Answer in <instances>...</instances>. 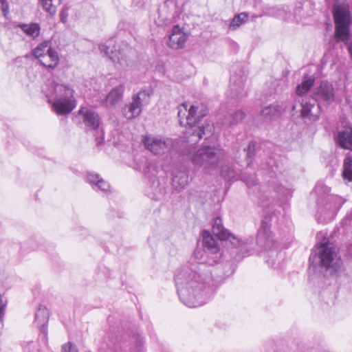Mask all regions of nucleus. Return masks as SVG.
I'll return each instance as SVG.
<instances>
[{
    "label": "nucleus",
    "mask_w": 352,
    "mask_h": 352,
    "mask_svg": "<svg viewBox=\"0 0 352 352\" xmlns=\"http://www.w3.org/2000/svg\"><path fill=\"white\" fill-rule=\"evenodd\" d=\"M1 8L3 15L6 16L9 12V4L7 0H0Z\"/></svg>",
    "instance_id": "obj_39"
},
{
    "label": "nucleus",
    "mask_w": 352,
    "mask_h": 352,
    "mask_svg": "<svg viewBox=\"0 0 352 352\" xmlns=\"http://www.w3.org/2000/svg\"><path fill=\"white\" fill-rule=\"evenodd\" d=\"M261 168L266 171V184L261 186L258 185L254 175L246 172L241 175V179L245 182L249 189V193L255 195L258 203L262 207L272 204L276 197L280 199H288L292 195V188L278 184L276 179L281 173L282 167L272 157L261 164Z\"/></svg>",
    "instance_id": "obj_2"
},
{
    "label": "nucleus",
    "mask_w": 352,
    "mask_h": 352,
    "mask_svg": "<svg viewBox=\"0 0 352 352\" xmlns=\"http://www.w3.org/2000/svg\"><path fill=\"white\" fill-rule=\"evenodd\" d=\"M314 98L316 102H326L329 104L334 100L335 92L332 85L327 81H322L320 86L318 87L314 93Z\"/></svg>",
    "instance_id": "obj_14"
},
{
    "label": "nucleus",
    "mask_w": 352,
    "mask_h": 352,
    "mask_svg": "<svg viewBox=\"0 0 352 352\" xmlns=\"http://www.w3.org/2000/svg\"><path fill=\"white\" fill-rule=\"evenodd\" d=\"M276 212L274 211L265 215L261 221L256 235V245L266 250H270L269 257L278 256L280 253L271 248L274 246V240L270 230L271 222L276 220Z\"/></svg>",
    "instance_id": "obj_9"
},
{
    "label": "nucleus",
    "mask_w": 352,
    "mask_h": 352,
    "mask_svg": "<svg viewBox=\"0 0 352 352\" xmlns=\"http://www.w3.org/2000/svg\"><path fill=\"white\" fill-rule=\"evenodd\" d=\"M50 45V42L44 41L38 45L32 52L34 56L38 59H41L45 55L50 54L51 51H54Z\"/></svg>",
    "instance_id": "obj_27"
},
{
    "label": "nucleus",
    "mask_w": 352,
    "mask_h": 352,
    "mask_svg": "<svg viewBox=\"0 0 352 352\" xmlns=\"http://www.w3.org/2000/svg\"><path fill=\"white\" fill-rule=\"evenodd\" d=\"M345 202L342 197L338 195H328L325 197V204L321 207L319 206V210L324 213L325 217L329 219H333L338 211Z\"/></svg>",
    "instance_id": "obj_13"
},
{
    "label": "nucleus",
    "mask_w": 352,
    "mask_h": 352,
    "mask_svg": "<svg viewBox=\"0 0 352 352\" xmlns=\"http://www.w3.org/2000/svg\"><path fill=\"white\" fill-rule=\"evenodd\" d=\"M221 175L226 180L228 181L234 179L236 176L234 169L228 166H224L221 168Z\"/></svg>",
    "instance_id": "obj_33"
},
{
    "label": "nucleus",
    "mask_w": 352,
    "mask_h": 352,
    "mask_svg": "<svg viewBox=\"0 0 352 352\" xmlns=\"http://www.w3.org/2000/svg\"><path fill=\"white\" fill-rule=\"evenodd\" d=\"M18 26L30 37L36 38L39 35L40 26L38 23L19 24Z\"/></svg>",
    "instance_id": "obj_29"
},
{
    "label": "nucleus",
    "mask_w": 352,
    "mask_h": 352,
    "mask_svg": "<svg viewBox=\"0 0 352 352\" xmlns=\"http://www.w3.org/2000/svg\"><path fill=\"white\" fill-rule=\"evenodd\" d=\"M286 109L283 103L274 102L266 106L261 111V116L265 121L276 120Z\"/></svg>",
    "instance_id": "obj_17"
},
{
    "label": "nucleus",
    "mask_w": 352,
    "mask_h": 352,
    "mask_svg": "<svg viewBox=\"0 0 352 352\" xmlns=\"http://www.w3.org/2000/svg\"><path fill=\"white\" fill-rule=\"evenodd\" d=\"M172 182L173 188L177 191H181L188 183V173L186 170H179L175 173Z\"/></svg>",
    "instance_id": "obj_23"
},
{
    "label": "nucleus",
    "mask_w": 352,
    "mask_h": 352,
    "mask_svg": "<svg viewBox=\"0 0 352 352\" xmlns=\"http://www.w3.org/2000/svg\"><path fill=\"white\" fill-rule=\"evenodd\" d=\"M212 233L220 241L230 242L234 248L239 249V252L245 256L254 249L253 238L249 237L243 240L239 239L234 235L232 234L228 230L224 228L221 218L217 217L214 220L212 229Z\"/></svg>",
    "instance_id": "obj_5"
},
{
    "label": "nucleus",
    "mask_w": 352,
    "mask_h": 352,
    "mask_svg": "<svg viewBox=\"0 0 352 352\" xmlns=\"http://www.w3.org/2000/svg\"><path fill=\"white\" fill-rule=\"evenodd\" d=\"M256 147V143L254 141H251L249 143L248 146L246 148H244V152L246 153L247 158L250 159L254 155Z\"/></svg>",
    "instance_id": "obj_36"
},
{
    "label": "nucleus",
    "mask_w": 352,
    "mask_h": 352,
    "mask_svg": "<svg viewBox=\"0 0 352 352\" xmlns=\"http://www.w3.org/2000/svg\"><path fill=\"white\" fill-rule=\"evenodd\" d=\"M296 109H297V104H293V106H292V111L297 112Z\"/></svg>",
    "instance_id": "obj_44"
},
{
    "label": "nucleus",
    "mask_w": 352,
    "mask_h": 352,
    "mask_svg": "<svg viewBox=\"0 0 352 352\" xmlns=\"http://www.w3.org/2000/svg\"><path fill=\"white\" fill-rule=\"evenodd\" d=\"M142 141L145 147L155 155L170 153L175 150V142L171 138L146 135Z\"/></svg>",
    "instance_id": "obj_10"
},
{
    "label": "nucleus",
    "mask_w": 352,
    "mask_h": 352,
    "mask_svg": "<svg viewBox=\"0 0 352 352\" xmlns=\"http://www.w3.org/2000/svg\"><path fill=\"white\" fill-rule=\"evenodd\" d=\"M42 91L48 102L53 103V109L58 115L68 114L76 107L74 90L69 85L48 79L43 85Z\"/></svg>",
    "instance_id": "obj_4"
},
{
    "label": "nucleus",
    "mask_w": 352,
    "mask_h": 352,
    "mask_svg": "<svg viewBox=\"0 0 352 352\" xmlns=\"http://www.w3.org/2000/svg\"><path fill=\"white\" fill-rule=\"evenodd\" d=\"M86 180L94 188H97L102 192H107L110 188L109 183L101 178L98 174L88 173Z\"/></svg>",
    "instance_id": "obj_21"
},
{
    "label": "nucleus",
    "mask_w": 352,
    "mask_h": 352,
    "mask_svg": "<svg viewBox=\"0 0 352 352\" xmlns=\"http://www.w3.org/2000/svg\"><path fill=\"white\" fill-rule=\"evenodd\" d=\"M236 77L232 76L230 78V81L232 83L231 85L230 95L233 98H240L246 96L244 92V82L241 80L239 82H236Z\"/></svg>",
    "instance_id": "obj_25"
},
{
    "label": "nucleus",
    "mask_w": 352,
    "mask_h": 352,
    "mask_svg": "<svg viewBox=\"0 0 352 352\" xmlns=\"http://www.w3.org/2000/svg\"><path fill=\"white\" fill-rule=\"evenodd\" d=\"M335 21V38L337 42L347 43L350 36L351 13L348 6L336 4L333 10Z\"/></svg>",
    "instance_id": "obj_7"
},
{
    "label": "nucleus",
    "mask_w": 352,
    "mask_h": 352,
    "mask_svg": "<svg viewBox=\"0 0 352 352\" xmlns=\"http://www.w3.org/2000/svg\"><path fill=\"white\" fill-rule=\"evenodd\" d=\"M41 64L49 68H54L58 63L59 58L56 50L51 51L50 54L45 55L39 60Z\"/></svg>",
    "instance_id": "obj_26"
},
{
    "label": "nucleus",
    "mask_w": 352,
    "mask_h": 352,
    "mask_svg": "<svg viewBox=\"0 0 352 352\" xmlns=\"http://www.w3.org/2000/svg\"><path fill=\"white\" fill-rule=\"evenodd\" d=\"M309 272L328 277L336 274L342 267V261L333 243L323 241L317 245L310 254Z\"/></svg>",
    "instance_id": "obj_3"
},
{
    "label": "nucleus",
    "mask_w": 352,
    "mask_h": 352,
    "mask_svg": "<svg viewBox=\"0 0 352 352\" xmlns=\"http://www.w3.org/2000/svg\"><path fill=\"white\" fill-rule=\"evenodd\" d=\"M158 14V21L157 23L159 25H168L171 23L173 14L167 13V7L166 5L159 8Z\"/></svg>",
    "instance_id": "obj_28"
},
{
    "label": "nucleus",
    "mask_w": 352,
    "mask_h": 352,
    "mask_svg": "<svg viewBox=\"0 0 352 352\" xmlns=\"http://www.w3.org/2000/svg\"><path fill=\"white\" fill-rule=\"evenodd\" d=\"M78 114L82 116V121L87 127L93 130L100 129V118L95 111L82 107L78 111ZM100 130L102 131V129Z\"/></svg>",
    "instance_id": "obj_15"
},
{
    "label": "nucleus",
    "mask_w": 352,
    "mask_h": 352,
    "mask_svg": "<svg viewBox=\"0 0 352 352\" xmlns=\"http://www.w3.org/2000/svg\"><path fill=\"white\" fill-rule=\"evenodd\" d=\"M203 245L208 260L204 263H191L178 271L175 276L177 293L182 302L188 307H197L206 302L210 298V285L212 280L219 282L223 277L221 266L218 264L221 254L217 241L204 230L202 234Z\"/></svg>",
    "instance_id": "obj_1"
},
{
    "label": "nucleus",
    "mask_w": 352,
    "mask_h": 352,
    "mask_svg": "<svg viewBox=\"0 0 352 352\" xmlns=\"http://www.w3.org/2000/svg\"><path fill=\"white\" fill-rule=\"evenodd\" d=\"M342 177L344 180L352 182V159L346 157L344 160Z\"/></svg>",
    "instance_id": "obj_31"
},
{
    "label": "nucleus",
    "mask_w": 352,
    "mask_h": 352,
    "mask_svg": "<svg viewBox=\"0 0 352 352\" xmlns=\"http://www.w3.org/2000/svg\"><path fill=\"white\" fill-rule=\"evenodd\" d=\"M99 50L108 56L113 63H118L120 66L128 65L127 60L120 50H117L115 46L111 47V45L102 44L99 46Z\"/></svg>",
    "instance_id": "obj_18"
},
{
    "label": "nucleus",
    "mask_w": 352,
    "mask_h": 352,
    "mask_svg": "<svg viewBox=\"0 0 352 352\" xmlns=\"http://www.w3.org/2000/svg\"><path fill=\"white\" fill-rule=\"evenodd\" d=\"M62 352H78V350L75 346L69 342L63 345Z\"/></svg>",
    "instance_id": "obj_38"
},
{
    "label": "nucleus",
    "mask_w": 352,
    "mask_h": 352,
    "mask_svg": "<svg viewBox=\"0 0 352 352\" xmlns=\"http://www.w3.org/2000/svg\"><path fill=\"white\" fill-rule=\"evenodd\" d=\"M67 16H68V8H63V10H61V12H60V21L63 23H66L67 22Z\"/></svg>",
    "instance_id": "obj_41"
},
{
    "label": "nucleus",
    "mask_w": 352,
    "mask_h": 352,
    "mask_svg": "<svg viewBox=\"0 0 352 352\" xmlns=\"http://www.w3.org/2000/svg\"><path fill=\"white\" fill-rule=\"evenodd\" d=\"M344 43L347 46L348 51L352 56V44L350 42V36L348 38V42Z\"/></svg>",
    "instance_id": "obj_42"
},
{
    "label": "nucleus",
    "mask_w": 352,
    "mask_h": 352,
    "mask_svg": "<svg viewBox=\"0 0 352 352\" xmlns=\"http://www.w3.org/2000/svg\"><path fill=\"white\" fill-rule=\"evenodd\" d=\"M223 157L222 149L208 146L199 148L192 156V162L195 166L204 169H212L218 166Z\"/></svg>",
    "instance_id": "obj_8"
},
{
    "label": "nucleus",
    "mask_w": 352,
    "mask_h": 352,
    "mask_svg": "<svg viewBox=\"0 0 352 352\" xmlns=\"http://www.w3.org/2000/svg\"><path fill=\"white\" fill-rule=\"evenodd\" d=\"M213 131V126L210 124H206L199 126L197 129L192 130L190 142H197L200 139L209 137Z\"/></svg>",
    "instance_id": "obj_24"
},
{
    "label": "nucleus",
    "mask_w": 352,
    "mask_h": 352,
    "mask_svg": "<svg viewBox=\"0 0 352 352\" xmlns=\"http://www.w3.org/2000/svg\"><path fill=\"white\" fill-rule=\"evenodd\" d=\"M33 344H34V343H33V342H30V343H29V344H28V349H30V346H31L32 345H33Z\"/></svg>",
    "instance_id": "obj_45"
},
{
    "label": "nucleus",
    "mask_w": 352,
    "mask_h": 352,
    "mask_svg": "<svg viewBox=\"0 0 352 352\" xmlns=\"http://www.w3.org/2000/svg\"><path fill=\"white\" fill-rule=\"evenodd\" d=\"M245 116V113L242 110H238L230 115V124H236L242 120Z\"/></svg>",
    "instance_id": "obj_35"
},
{
    "label": "nucleus",
    "mask_w": 352,
    "mask_h": 352,
    "mask_svg": "<svg viewBox=\"0 0 352 352\" xmlns=\"http://www.w3.org/2000/svg\"><path fill=\"white\" fill-rule=\"evenodd\" d=\"M43 10L50 14H54L56 11V7L52 4V0H39Z\"/></svg>",
    "instance_id": "obj_34"
},
{
    "label": "nucleus",
    "mask_w": 352,
    "mask_h": 352,
    "mask_svg": "<svg viewBox=\"0 0 352 352\" xmlns=\"http://www.w3.org/2000/svg\"><path fill=\"white\" fill-rule=\"evenodd\" d=\"M300 117L305 121L315 122L320 114V106L314 98L302 99L300 104Z\"/></svg>",
    "instance_id": "obj_12"
},
{
    "label": "nucleus",
    "mask_w": 352,
    "mask_h": 352,
    "mask_svg": "<svg viewBox=\"0 0 352 352\" xmlns=\"http://www.w3.org/2000/svg\"><path fill=\"white\" fill-rule=\"evenodd\" d=\"M48 318L49 313L47 308L44 306H40L35 314V322L45 337L47 336L46 324L48 322Z\"/></svg>",
    "instance_id": "obj_20"
},
{
    "label": "nucleus",
    "mask_w": 352,
    "mask_h": 352,
    "mask_svg": "<svg viewBox=\"0 0 352 352\" xmlns=\"http://www.w3.org/2000/svg\"><path fill=\"white\" fill-rule=\"evenodd\" d=\"M315 191L317 193H320V192H324V193L328 192L329 188L327 186H324L322 183H318L315 187Z\"/></svg>",
    "instance_id": "obj_40"
},
{
    "label": "nucleus",
    "mask_w": 352,
    "mask_h": 352,
    "mask_svg": "<svg viewBox=\"0 0 352 352\" xmlns=\"http://www.w3.org/2000/svg\"><path fill=\"white\" fill-rule=\"evenodd\" d=\"M124 89L123 84L113 88L106 96L105 105L107 107H113L119 104L122 100Z\"/></svg>",
    "instance_id": "obj_19"
},
{
    "label": "nucleus",
    "mask_w": 352,
    "mask_h": 352,
    "mask_svg": "<svg viewBox=\"0 0 352 352\" xmlns=\"http://www.w3.org/2000/svg\"><path fill=\"white\" fill-rule=\"evenodd\" d=\"M7 303V300L3 299L1 294H0V323L3 322Z\"/></svg>",
    "instance_id": "obj_37"
},
{
    "label": "nucleus",
    "mask_w": 352,
    "mask_h": 352,
    "mask_svg": "<svg viewBox=\"0 0 352 352\" xmlns=\"http://www.w3.org/2000/svg\"><path fill=\"white\" fill-rule=\"evenodd\" d=\"M314 78L311 77L305 78L303 81L297 86L296 92L298 96L306 94L314 85Z\"/></svg>",
    "instance_id": "obj_30"
},
{
    "label": "nucleus",
    "mask_w": 352,
    "mask_h": 352,
    "mask_svg": "<svg viewBox=\"0 0 352 352\" xmlns=\"http://www.w3.org/2000/svg\"><path fill=\"white\" fill-rule=\"evenodd\" d=\"M152 92L150 90H142L132 96V101L122 108L123 116L128 120L133 119L140 115L142 106L147 104Z\"/></svg>",
    "instance_id": "obj_11"
},
{
    "label": "nucleus",
    "mask_w": 352,
    "mask_h": 352,
    "mask_svg": "<svg viewBox=\"0 0 352 352\" xmlns=\"http://www.w3.org/2000/svg\"><path fill=\"white\" fill-rule=\"evenodd\" d=\"M187 35L178 25L173 26L167 45L172 49H182L185 46Z\"/></svg>",
    "instance_id": "obj_16"
},
{
    "label": "nucleus",
    "mask_w": 352,
    "mask_h": 352,
    "mask_svg": "<svg viewBox=\"0 0 352 352\" xmlns=\"http://www.w3.org/2000/svg\"><path fill=\"white\" fill-rule=\"evenodd\" d=\"M248 14L246 12H241L236 16H234L230 24V28L232 30H236L241 25L243 24L248 21Z\"/></svg>",
    "instance_id": "obj_32"
},
{
    "label": "nucleus",
    "mask_w": 352,
    "mask_h": 352,
    "mask_svg": "<svg viewBox=\"0 0 352 352\" xmlns=\"http://www.w3.org/2000/svg\"><path fill=\"white\" fill-rule=\"evenodd\" d=\"M337 143L343 148L352 151V129L346 127L338 133Z\"/></svg>",
    "instance_id": "obj_22"
},
{
    "label": "nucleus",
    "mask_w": 352,
    "mask_h": 352,
    "mask_svg": "<svg viewBox=\"0 0 352 352\" xmlns=\"http://www.w3.org/2000/svg\"><path fill=\"white\" fill-rule=\"evenodd\" d=\"M267 263H268L269 265L273 267H276V261L274 259H270V258H268L267 260Z\"/></svg>",
    "instance_id": "obj_43"
},
{
    "label": "nucleus",
    "mask_w": 352,
    "mask_h": 352,
    "mask_svg": "<svg viewBox=\"0 0 352 352\" xmlns=\"http://www.w3.org/2000/svg\"><path fill=\"white\" fill-rule=\"evenodd\" d=\"M208 113V110L204 104H192L188 108V103L185 102L178 107L177 115L180 125L192 130Z\"/></svg>",
    "instance_id": "obj_6"
}]
</instances>
